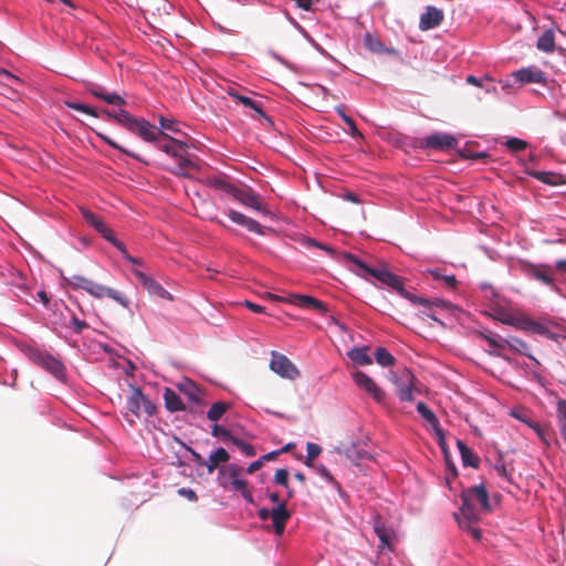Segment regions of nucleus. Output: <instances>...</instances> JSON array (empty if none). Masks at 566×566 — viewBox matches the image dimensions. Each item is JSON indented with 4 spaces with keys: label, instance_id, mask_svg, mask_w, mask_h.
Segmentation results:
<instances>
[{
    "label": "nucleus",
    "instance_id": "obj_1",
    "mask_svg": "<svg viewBox=\"0 0 566 566\" xmlns=\"http://www.w3.org/2000/svg\"><path fill=\"white\" fill-rule=\"evenodd\" d=\"M345 256L352 262H354L366 274H369L370 276L379 281L381 284L395 290L402 297L410 300L413 304L428 303L427 298L411 295L409 292H407L405 290L403 280L400 276L390 272L386 265L381 264L379 266H368L366 263L361 262L352 254H345Z\"/></svg>",
    "mask_w": 566,
    "mask_h": 566
},
{
    "label": "nucleus",
    "instance_id": "obj_2",
    "mask_svg": "<svg viewBox=\"0 0 566 566\" xmlns=\"http://www.w3.org/2000/svg\"><path fill=\"white\" fill-rule=\"evenodd\" d=\"M108 118L114 119L130 133L138 135L144 142H159L160 137H167L164 132H156L155 127L144 118H136L129 112L120 108L118 111H103Z\"/></svg>",
    "mask_w": 566,
    "mask_h": 566
},
{
    "label": "nucleus",
    "instance_id": "obj_3",
    "mask_svg": "<svg viewBox=\"0 0 566 566\" xmlns=\"http://www.w3.org/2000/svg\"><path fill=\"white\" fill-rule=\"evenodd\" d=\"M126 408L128 412L136 418H140L142 412L151 417L156 413V405L143 394L142 389L130 386V394L127 397Z\"/></svg>",
    "mask_w": 566,
    "mask_h": 566
},
{
    "label": "nucleus",
    "instance_id": "obj_4",
    "mask_svg": "<svg viewBox=\"0 0 566 566\" xmlns=\"http://www.w3.org/2000/svg\"><path fill=\"white\" fill-rule=\"evenodd\" d=\"M84 220L92 226L105 240L116 247L122 253L126 254L125 244L117 240L113 230L95 213L87 209H82Z\"/></svg>",
    "mask_w": 566,
    "mask_h": 566
},
{
    "label": "nucleus",
    "instance_id": "obj_5",
    "mask_svg": "<svg viewBox=\"0 0 566 566\" xmlns=\"http://www.w3.org/2000/svg\"><path fill=\"white\" fill-rule=\"evenodd\" d=\"M188 146L184 142L176 140L167 155L178 159V166L174 174L182 177L190 176V170H197V166L185 157Z\"/></svg>",
    "mask_w": 566,
    "mask_h": 566
},
{
    "label": "nucleus",
    "instance_id": "obj_6",
    "mask_svg": "<svg viewBox=\"0 0 566 566\" xmlns=\"http://www.w3.org/2000/svg\"><path fill=\"white\" fill-rule=\"evenodd\" d=\"M270 368L279 376L294 380L300 377L296 366L284 355L272 352Z\"/></svg>",
    "mask_w": 566,
    "mask_h": 566
},
{
    "label": "nucleus",
    "instance_id": "obj_7",
    "mask_svg": "<svg viewBox=\"0 0 566 566\" xmlns=\"http://www.w3.org/2000/svg\"><path fill=\"white\" fill-rule=\"evenodd\" d=\"M457 145V138L446 133H434L419 140L421 148H431L434 150H449L455 148Z\"/></svg>",
    "mask_w": 566,
    "mask_h": 566
},
{
    "label": "nucleus",
    "instance_id": "obj_8",
    "mask_svg": "<svg viewBox=\"0 0 566 566\" xmlns=\"http://www.w3.org/2000/svg\"><path fill=\"white\" fill-rule=\"evenodd\" d=\"M374 531L380 541L379 549L392 551L396 533L379 515L374 517Z\"/></svg>",
    "mask_w": 566,
    "mask_h": 566
},
{
    "label": "nucleus",
    "instance_id": "obj_9",
    "mask_svg": "<svg viewBox=\"0 0 566 566\" xmlns=\"http://www.w3.org/2000/svg\"><path fill=\"white\" fill-rule=\"evenodd\" d=\"M231 197H233L245 207L252 208L263 213H268L266 208L262 203L261 197L250 187L235 188Z\"/></svg>",
    "mask_w": 566,
    "mask_h": 566
},
{
    "label": "nucleus",
    "instance_id": "obj_10",
    "mask_svg": "<svg viewBox=\"0 0 566 566\" xmlns=\"http://www.w3.org/2000/svg\"><path fill=\"white\" fill-rule=\"evenodd\" d=\"M353 379L355 384L371 396L377 402L385 400V392L364 371L357 370L353 373Z\"/></svg>",
    "mask_w": 566,
    "mask_h": 566
},
{
    "label": "nucleus",
    "instance_id": "obj_11",
    "mask_svg": "<svg viewBox=\"0 0 566 566\" xmlns=\"http://www.w3.org/2000/svg\"><path fill=\"white\" fill-rule=\"evenodd\" d=\"M133 274L143 285V287L148 291L150 295L168 301H174V296L166 289H164L157 281H155L144 272L139 270H133Z\"/></svg>",
    "mask_w": 566,
    "mask_h": 566
},
{
    "label": "nucleus",
    "instance_id": "obj_12",
    "mask_svg": "<svg viewBox=\"0 0 566 566\" xmlns=\"http://www.w3.org/2000/svg\"><path fill=\"white\" fill-rule=\"evenodd\" d=\"M413 374L403 368L399 376L396 379V385L398 387V397L401 401H412L413 400V382H415Z\"/></svg>",
    "mask_w": 566,
    "mask_h": 566
},
{
    "label": "nucleus",
    "instance_id": "obj_13",
    "mask_svg": "<svg viewBox=\"0 0 566 566\" xmlns=\"http://www.w3.org/2000/svg\"><path fill=\"white\" fill-rule=\"evenodd\" d=\"M33 360L38 366L49 371L55 378L62 379L64 377V366L55 357L49 354L38 353L33 356Z\"/></svg>",
    "mask_w": 566,
    "mask_h": 566
},
{
    "label": "nucleus",
    "instance_id": "obj_14",
    "mask_svg": "<svg viewBox=\"0 0 566 566\" xmlns=\"http://www.w3.org/2000/svg\"><path fill=\"white\" fill-rule=\"evenodd\" d=\"M443 19L444 13L441 9L428 6L420 17L419 29L422 31L434 29L442 23Z\"/></svg>",
    "mask_w": 566,
    "mask_h": 566
},
{
    "label": "nucleus",
    "instance_id": "obj_15",
    "mask_svg": "<svg viewBox=\"0 0 566 566\" xmlns=\"http://www.w3.org/2000/svg\"><path fill=\"white\" fill-rule=\"evenodd\" d=\"M90 294L96 298L107 296L125 308L129 306V300L123 293L96 282H94Z\"/></svg>",
    "mask_w": 566,
    "mask_h": 566
},
{
    "label": "nucleus",
    "instance_id": "obj_16",
    "mask_svg": "<svg viewBox=\"0 0 566 566\" xmlns=\"http://www.w3.org/2000/svg\"><path fill=\"white\" fill-rule=\"evenodd\" d=\"M85 86L87 92L94 97L99 98L109 105H126V101L120 95L116 93H107L103 86L96 83L86 82Z\"/></svg>",
    "mask_w": 566,
    "mask_h": 566
},
{
    "label": "nucleus",
    "instance_id": "obj_17",
    "mask_svg": "<svg viewBox=\"0 0 566 566\" xmlns=\"http://www.w3.org/2000/svg\"><path fill=\"white\" fill-rule=\"evenodd\" d=\"M461 500L472 501L474 504L478 502L482 509H490L489 493L483 485H475L464 490L461 493Z\"/></svg>",
    "mask_w": 566,
    "mask_h": 566
},
{
    "label": "nucleus",
    "instance_id": "obj_18",
    "mask_svg": "<svg viewBox=\"0 0 566 566\" xmlns=\"http://www.w3.org/2000/svg\"><path fill=\"white\" fill-rule=\"evenodd\" d=\"M270 514L275 534L282 535L285 530L286 522L291 516V513L286 509L285 502H282L276 507H273Z\"/></svg>",
    "mask_w": 566,
    "mask_h": 566
},
{
    "label": "nucleus",
    "instance_id": "obj_19",
    "mask_svg": "<svg viewBox=\"0 0 566 566\" xmlns=\"http://www.w3.org/2000/svg\"><path fill=\"white\" fill-rule=\"evenodd\" d=\"M228 217L232 222L247 228L251 232L258 233L260 235L264 234L263 227L258 221L244 216L241 212L231 209L228 212Z\"/></svg>",
    "mask_w": 566,
    "mask_h": 566
},
{
    "label": "nucleus",
    "instance_id": "obj_20",
    "mask_svg": "<svg viewBox=\"0 0 566 566\" xmlns=\"http://www.w3.org/2000/svg\"><path fill=\"white\" fill-rule=\"evenodd\" d=\"M528 275L549 287L555 286V280L553 277L552 266L548 264L531 265L528 269Z\"/></svg>",
    "mask_w": 566,
    "mask_h": 566
},
{
    "label": "nucleus",
    "instance_id": "obj_21",
    "mask_svg": "<svg viewBox=\"0 0 566 566\" xmlns=\"http://www.w3.org/2000/svg\"><path fill=\"white\" fill-rule=\"evenodd\" d=\"M513 76L522 84L527 83H543L545 82V74L537 67H525L514 72Z\"/></svg>",
    "mask_w": 566,
    "mask_h": 566
},
{
    "label": "nucleus",
    "instance_id": "obj_22",
    "mask_svg": "<svg viewBox=\"0 0 566 566\" xmlns=\"http://www.w3.org/2000/svg\"><path fill=\"white\" fill-rule=\"evenodd\" d=\"M290 302L300 307H312L322 314L327 313L326 305L319 300L310 295L292 294L290 296Z\"/></svg>",
    "mask_w": 566,
    "mask_h": 566
},
{
    "label": "nucleus",
    "instance_id": "obj_23",
    "mask_svg": "<svg viewBox=\"0 0 566 566\" xmlns=\"http://www.w3.org/2000/svg\"><path fill=\"white\" fill-rule=\"evenodd\" d=\"M229 95L238 101L239 103H241L242 105H244L245 107L248 108H251L253 109L256 114H259L265 122H268L269 124H272V120L271 118L263 112V108H262V105L260 102H256L254 101L253 98H251L250 96H245V95H241V94H238L237 92H233V91H229Z\"/></svg>",
    "mask_w": 566,
    "mask_h": 566
},
{
    "label": "nucleus",
    "instance_id": "obj_24",
    "mask_svg": "<svg viewBox=\"0 0 566 566\" xmlns=\"http://www.w3.org/2000/svg\"><path fill=\"white\" fill-rule=\"evenodd\" d=\"M178 389L180 390V392L187 396L190 401L195 403L201 402L202 391L193 381L185 379L178 384Z\"/></svg>",
    "mask_w": 566,
    "mask_h": 566
},
{
    "label": "nucleus",
    "instance_id": "obj_25",
    "mask_svg": "<svg viewBox=\"0 0 566 566\" xmlns=\"http://www.w3.org/2000/svg\"><path fill=\"white\" fill-rule=\"evenodd\" d=\"M243 471V469L238 464H229L227 467H222L219 469V484L223 489H229L230 484L227 482V478L231 480L239 479L238 476Z\"/></svg>",
    "mask_w": 566,
    "mask_h": 566
},
{
    "label": "nucleus",
    "instance_id": "obj_26",
    "mask_svg": "<svg viewBox=\"0 0 566 566\" xmlns=\"http://www.w3.org/2000/svg\"><path fill=\"white\" fill-rule=\"evenodd\" d=\"M164 401H165V407L170 412L184 411L186 409V406L181 401L180 397L171 388H165Z\"/></svg>",
    "mask_w": 566,
    "mask_h": 566
},
{
    "label": "nucleus",
    "instance_id": "obj_27",
    "mask_svg": "<svg viewBox=\"0 0 566 566\" xmlns=\"http://www.w3.org/2000/svg\"><path fill=\"white\" fill-rule=\"evenodd\" d=\"M230 455L223 448H218L208 460H206V468L209 473H212L221 463L228 462Z\"/></svg>",
    "mask_w": 566,
    "mask_h": 566
},
{
    "label": "nucleus",
    "instance_id": "obj_28",
    "mask_svg": "<svg viewBox=\"0 0 566 566\" xmlns=\"http://www.w3.org/2000/svg\"><path fill=\"white\" fill-rule=\"evenodd\" d=\"M457 446L461 453V459H462L463 465L471 467V468H478L480 464L479 457L475 455L473 453V451L463 441L457 440Z\"/></svg>",
    "mask_w": 566,
    "mask_h": 566
},
{
    "label": "nucleus",
    "instance_id": "obj_29",
    "mask_svg": "<svg viewBox=\"0 0 566 566\" xmlns=\"http://www.w3.org/2000/svg\"><path fill=\"white\" fill-rule=\"evenodd\" d=\"M348 357L357 365L367 366L373 363L371 357L368 355V347H355L348 352Z\"/></svg>",
    "mask_w": 566,
    "mask_h": 566
},
{
    "label": "nucleus",
    "instance_id": "obj_30",
    "mask_svg": "<svg viewBox=\"0 0 566 566\" xmlns=\"http://www.w3.org/2000/svg\"><path fill=\"white\" fill-rule=\"evenodd\" d=\"M530 175L546 185L558 186L565 184L564 177L559 174L551 171H533Z\"/></svg>",
    "mask_w": 566,
    "mask_h": 566
},
{
    "label": "nucleus",
    "instance_id": "obj_31",
    "mask_svg": "<svg viewBox=\"0 0 566 566\" xmlns=\"http://www.w3.org/2000/svg\"><path fill=\"white\" fill-rule=\"evenodd\" d=\"M460 512L462 515L461 520L464 521V523L473 524L479 520L475 504L472 501L462 500Z\"/></svg>",
    "mask_w": 566,
    "mask_h": 566
},
{
    "label": "nucleus",
    "instance_id": "obj_32",
    "mask_svg": "<svg viewBox=\"0 0 566 566\" xmlns=\"http://www.w3.org/2000/svg\"><path fill=\"white\" fill-rule=\"evenodd\" d=\"M537 49L546 52L552 53L555 49V35L552 30H546L537 40L536 44Z\"/></svg>",
    "mask_w": 566,
    "mask_h": 566
},
{
    "label": "nucleus",
    "instance_id": "obj_33",
    "mask_svg": "<svg viewBox=\"0 0 566 566\" xmlns=\"http://www.w3.org/2000/svg\"><path fill=\"white\" fill-rule=\"evenodd\" d=\"M505 343L512 350H514L521 355L527 356L528 358L536 361V359L530 353V346L524 340H522L517 337H510L505 340Z\"/></svg>",
    "mask_w": 566,
    "mask_h": 566
},
{
    "label": "nucleus",
    "instance_id": "obj_34",
    "mask_svg": "<svg viewBox=\"0 0 566 566\" xmlns=\"http://www.w3.org/2000/svg\"><path fill=\"white\" fill-rule=\"evenodd\" d=\"M230 408L229 403H226L223 401H217L212 403L210 409L207 412V417L211 421H218Z\"/></svg>",
    "mask_w": 566,
    "mask_h": 566
},
{
    "label": "nucleus",
    "instance_id": "obj_35",
    "mask_svg": "<svg viewBox=\"0 0 566 566\" xmlns=\"http://www.w3.org/2000/svg\"><path fill=\"white\" fill-rule=\"evenodd\" d=\"M375 359L377 364H379L382 367H389L396 363V358L385 347H378L376 349Z\"/></svg>",
    "mask_w": 566,
    "mask_h": 566
},
{
    "label": "nucleus",
    "instance_id": "obj_36",
    "mask_svg": "<svg viewBox=\"0 0 566 566\" xmlns=\"http://www.w3.org/2000/svg\"><path fill=\"white\" fill-rule=\"evenodd\" d=\"M208 185L214 189L221 190L230 196H232L233 191L235 190V186L228 182L226 179L220 177H212L208 179Z\"/></svg>",
    "mask_w": 566,
    "mask_h": 566
},
{
    "label": "nucleus",
    "instance_id": "obj_37",
    "mask_svg": "<svg viewBox=\"0 0 566 566\" xmlns=\"http://www.w3.org/2000/svg\"><path fill=\"white\" fill-rule=\"evenodd\" d=\"M557 421L560 436L566 442V400H559L557 402Z\"/></svg>",
    "mask_w": 566,
    "mask_h": 566
},
{
    "label": "nucleus",
    "instance_id": "obj_38",
    "mask_svg": "<svg viewBox=\"0 0 566 566\" xmlns=\"http://www.w3.org/2000/svg\"><path fill=\"white\" fill-rule=\"evenodd\" d=\"M365 46L374 53L386 52V46L382 42L370 33H367L364 38Z\"/></svg>",
    "mask_w": 566,
    "mask_h": 566
},
{
    "label": "nucleus",
    "instance_id": "obj_39",
    "mask_svg": "<svg viewBox=\"0 0 566 566\" xmlns=\"http://www.w3.org/2000/svg\"><path fill=\"white\" fill-rule=\"evenodd\" d=\"M417 411L432 426V428L439 426L437 416L423 401H419L417 403Z\"/></svg>",
    "mask_w": 566,
    "mask_h": 566
},
{
    "label": "nucleus",
    "instance_id": "obj_40",
    "mask_svg": "<svg viewBox=\"0 0 566 566\" xmlns=\"http://www.w3.org/2000/svg\"><path fill=\"white\" fill-rule=\"evenodd\" d=\"M94 284V281L87 279V277H84L82 275H74L71 280V285L73 286V289L75 290H84L86 291L88 294L91 292V289Z\"/></svg>",
    "mask_w": 566,
    "mask_h": 566
},
{
    "label": "nucleus",
    "instance_id": "obj_41",
    "mask_svg": "<svg viewBox=\"0 0 566 566\" xmlns=\"http://www.w3.org/2000/svg\"><path fill=\"white\" fill-rule=\"evenodd\" d=\"M94 284V281L87 279V277H84L82 275H74L71 280V285L73 286V289L75 290H84L86 291L88 294L91 292V289Z\"/></svg>",
    "mask_w": 566,
    "mask_h": 566
},
{
    "label": "nucleus",
    "instance_id": "obj_42",
    "mask_svg": "<svg viewBox=\"0 0 566 566\" xmlns=\"http://www.w3.org/2000/svg\"><path fill=\"white\" fill-rule=\"evenodd\" d=\"M94 284V281L87 279V277H84L82 275H74L71 280V285L73 286V289L75 290H84L86 291L88 294L91 292V289Z\"/></svg>",
    "mask_w": 566,
    "mask_h": 566
},
{
    "label": "nucleus",
    "instance_id": "obj_43",
    "mask_svg": "<svg viewBox=\"0 0 566 566\" xmlns=\"http://www.w3.org/2000/svg\"><path fill=\"white\" fill-rule=\"evenodd\" d=\"M528 426L535 431L537 437L548 447L551 444V432L547 428L536 422H527Z\"/></svg>",
    "mask_w": 566,
    "mask_h": 566
},
{
    "label": "nucleus",
    "instance_id": "obj_44",
    "mask_svg": "<svg viewBox=\"0 0 566 566\" xmlns=\"http://www.w3.org/2000/svg\"><path fill=\"white\" fill-rule=\"evenodd\" d=\"M336 112L339 114L342 119L347 124L349 133L353 137H363L361 133L358 130L352 117L347 116L340 107H336Z\"/></svg>",
    "mask_w": 566,
    "mask_h": 566
},
{
    "label": "nucleus",
    "instance_id": "obj_45",
    "mask_svg": "<svg viewBox=\"0 0 566 566\" xmlns=\"http://www.w3.org/2000/svg\"><path fill=\"white\" fill-rule=\"evenodd\" d=\"M230 442H232L238 449L242 451L247 457H253L255 455L254 447L234 436L230 439Z\"/></svg>",
    "mask_w": 566,
    "mask_h": 566
},
{
    "label": "nucleus",
    "instance_id": "obj_46",
    "mask_svg": "<svg viewBox=\"0 0 566 566\" xmlns=\"http://www.w3.org/2000/svg\"><path fill=\"white\" fill-rule=\"evenodd\" d=\"M534 322H535L534 319H532L530 316H527L525 314H517L515 327L518 329H522V331L532 332Z\"/></svg>",
    "mask_w": 566,
    "mask_h": 566
},
{
    "label": "nucleus",
    "instance_id": "obj_47",
    "mask_svg": "<svg viewBox=\"0 0 566 566\" xmlns=\"http://www.w3.org/2000/svg\"><path fill=\"white\" fill-rule=\"evenodd\" d=\"M505 146L513 153L522 151L527 147V143L523 139L513 137L505 142Z\"/></svg>",
    "mask_w": 566,
    "mask_h": 566
},
{
    "label": "nucleus",
    "instance_id": "obj_48",
    "mask_svg": "<svg viewBox=\"0 0 566 566\" xmlns=\"http://www.w3.org/2000/svg\"><path fill=\"white\" fill-rule=\"evenodd\" d=\"M532 332L536 333L538 335L545 336V337H547L549 339H556L557 338V335L555 333H553L546 325H544L542 323H538L536 321L534 322Z\"/></svg>",
    "mask_w": 566,
    "mask_h": 566
},
{
    "label": "nucleus",
    "instance_id": "obj_49",
    "mask_svg": "<svg viewBox=\"0 0 566 566\" xmlns=\"http://www.w3.org/2000/svg\"><path fill=\"white\" fill-rule=\"evenodd\" d=\"M65 105L69 108H72V109L85 113L87 115H91V116H94V117L98 116L94 108H92V107H90V106H87L85 104L75 103V102H65Z\"/></svg>",
    "mask_w": 566,
    "mask_h": 566
},
{
    "label": "nucleus",
    "instance_id": "obj_50",
    "mask_svg": "<svg viewBox=\"0 0 566 566\" xmlns=\"http://www.w3.org/2000/svg\"><path fill=\"white\" fill-rule=\"evenodd\" d=\"M98 136H99V137H101V138H102L106 144H107V145H109L111 147H113V148H115V149H118L119 151H122V153H124V154H126V155H128V156H130V157H134V158H136V159H139V157H138L136 154H134V153H132V151H129V150L125 149L124 147H122L120 145H118L115 140H113L112 138H109L107 135H104V134H101V133H99V134H98Z\"/></svg>",
    "mask_w": 566,
    "mask_h": 566
},
{
    "label": "nucleus",
    "instance_id": "obj_51",
    "mask_svg": "<svg viewBox=\"0 0 566 566\" xmlns=\"http://www.w3.org/2000/svg\"><path fill=\"white\" fill-rule=\"evenodd\" d=\"M454 516H455V518L459 523V526L461 528L469 532L473 536L474 539L479 541L481 538V531L479 528L473 527L472 524L464 523V521L460 520L458 514H455Z\"/></svg>",
    "mask_w": 566,
    "mask_h": 566
},
{
    "label": "nucleus",
    "instance_id": "obj_52",
    "mask_svg": "<svg viewBox=\"0 0 566 566\" xmlns=\"http://www.w3.org/2000/svg\"><path fill=\"white\" fill-rule=\"evenodd\" d=\"M276 484L289 489V471L286 469H277L274 475Z\"/></svg>",
    "mask_w": 566,
    "mask_h": 566
},
{
    "label": "nucleus",
    "instance_id": "obj_53",
    "mask_svg": "<svg viewBox=\"0 0 566 566\" xmlns=\"http://www.w3.org/2000/svg\"><path fill=\"white\" fill-rule=\"evenodd\" d=\"M211 433L213 437H221L224 441H230L232 438L231 432L220 424H214Z\"/></svg>",
    "mask_w": 566,
    "mask_h": 566
},
{
    "label": "nucleus",
    "instance_id": "obj_54",
    "mask_svg": "<svg viewBox=\"0 0 566 566\" xmlns=\"http://www.w3.org/2000/svg\"><path fill=\"white\" fill-rule=\"evenodd\" d=\"M427 301H428V303L421 304L424 307V310L421 312V318L422 319L430 318V319L434 321L436 323L443 325L442 322L434 316L432 308H431V302L429 300H427Z\"/></svg>",
    "mask_w": 566,
    "mask_h": 566
},
{
    "label": "nucleus",
    "instance_id": "obj_55",
    "mask_svg": "<svg viewBox=\"0 0 566 566\" xmlns=\"http://www.w3.org/2000/svg\"><path fill=\"white\" fill-rule=\"evenodd\" d=\"M427 301H428V303L421 304L424 307V310L421 312V318L422 319L430 318V319L434 321L436 323L443 325L442 322L434 316L432 308H431V302L429 300H427Z\"/></svg>",
    "mask_w": 566,
    "mask_h": 566
},
{
    "label": "nucleus",
    "instance_id": "obj_56",
    "mask_svg": "<svg viewBox=\"0 0 566 566\" xmlns=\"http://www.w3.org/2000/svg\"><path fill=\"white\" fill-rule=\"evenodd\" d=\"M427 301H428V303L421 304L424 307V310L421 312V318L422 319L430 318V319L434 321L436 323L443 325L442 322L434 316L432 308H431V302L429 300H427Z\"/></svg>",
    "mask_w": 566,
    "mask_h": 566
},
{
    "label": "nucleus",
    "instance_id": "obj_57",
    "mask_svg": "<svg viewBox=\"0 0 566 566\" xmlns=\"http://www.w3.org/2000/svg\"><path fill=\"white\" fill-rule=\"evenodd\" d=\"M177 139L172 138V137H169L167 135V137H160L159 138V142H156L157 143V147L164 151V153H169V149L171 148V145L175 144Z\"/></svg>",
    "mask_w": 566,
    "mask_h": 566
},
{
    "label": "nucleus",
    "instance_id": "obj_58",
    "mask_svg": "<svg viewBox=\"0 0 566 566\" xmlns=\"http://www.w3.org/2000/svg\"><path fill=\"white\" fill-rule=\"evenodd\" d=\"M433 430L438 437V443L441 447V449L443 450L444 455H448L449 451H448L447 444H446L444 431L441 429L440 424L434 427Z\"/></svg>",
    "mask_w": 566,
    "mask_h": 566
},
{
    "label": "nucleus",
    "instance_id": "obj_59",
    "mask_svg": "<svg viewBox=\"0 0 566 566\" xmlns=\"http://www.w3.org/2000/svg\"><path fill=\"white\" fill-rule=\"evenodd\" d=\"M230 486L228 490H231V491H238V492H243L244 489H247V481L244 480H241V479H234V480H231V482H229Z\"/></svg>",
    "mask_w": 566,
    "mask_h": 566
},
{
    "label": "nucleus",
    "instance_id": "obj_60",
    "mask_svg": "<svg viewBox=\"0 0 566 566\" xmlns=\"http://www.w3.org/2000/svg\"><path fill=\"white\" fill-rule=\"evenodd\" d=\"M306 450H307V455L311 458H314V459H316L322 452V448L318 444L313 443V442H307Z\"/></svg>",
    "mask_w": 566,
    "mask_h": 566
},
{
    "label": "nucleus",
    "instance_id": "obj_61",
    "mask_svg": "<svg viewBox=\"0 0 566 566\" xmlns=\"http://www.w3.org/2000/svg\"><path fill=\"white\" fill-rule=\"evenodd\" d=\"M316 472L322 476L324 478L326 481L333 483L334 482V478L333 475L331 474V472L328 471V469L323 465V464H319V465H315L314 467Z\"/></svg>",
    "mask_w": 566,
    "mask_h": 566
},
{
    "label": "nucleus",
    "instance_id": "obj_62",
    "mask_svg": "<svg viewBox=\"0 0 566 566\" xmlns=\"http://www.w3.org/2000/svg\"><path fill=\"white\" fill-rule=\"evenodd\" d=\"M243 305L249 308L250 311L254 312V313H258V314H263L265 313V307L264 306H261L259 304H255L253 302H250V301H244Z\"/></svg>",
    "mask_w": 566,
    "mask_h": 566
},
{
    "label": "nucleus",
    "instance_id": "obj_63",
    "mask_svg": "<svg viewBox=\"0 0 566 566\" xmlns=\"http://www.w3.org/2000/svg\"><path fill=\"white\" fill-rule=\"evenodd\" d=\"M189 452L191 453V457H192V461L198 465V467H205L206 468V459H203L201 457V454H199L197 451H195L193 449L191 448H188Z\"/></svg>",
    "mask_w": 566,
    "mask_h": 566
},
{
    "label": "nucleus",
    "instance_id": "obj_64",
    "mask_svg": "<svg viewBox=\"0 0 566 566\" xmlns=\"http://www.w3.org/2000/svg\"><path fill=\"white\" fill-rule=\"evenodd\" d=\"M72 323H73V326H74V331H75L76 333H81L83 329H85V328H87V327H88V325L86 324V322L81 321V319H78V318H76V317H73V318H72Z\"/></svg>",
    "mask_w": 566,
    "mask_h": 566
}]
</instances>
